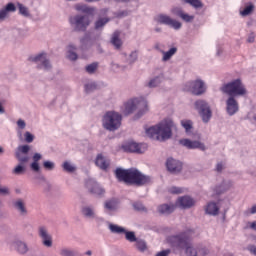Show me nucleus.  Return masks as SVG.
Masks as SVG:
<instances>
[{
    "mask_svg": "<svg viewBox=\"0 0 256 256\" xmlns=\"http://www.w3.org/2000/svg\"><path fill=\"white\" fill-rule=\"evenodd\" d=\"M108 229H110L111 233H116L117 235H121L125 233V228L117 225V224H109Z\"/></svg>",
    "mask_w": 256,
    "mask_h": 256,
    "instance_id": "obj_38",
    "label": "nucleus"
},
{
    "mask_svg": "<svg viewBox=\"0 0 256 256\" xmlns=\"http://www.w3.org/2000/svg\"><path fill=\"white\" fill-rule=\"evenodd\" d=\"M38 236L41 239V243L47 249L53 247V236L49 234V230L45 226L38 227Z\"/></svg>",
    "mask_w": 256,
    "mask_h": 256,
    "instance_id": "obj_12",
    "label": "nucleus"
},
{
    "mask_svg": "<svg viewBox=\"0 0 256 256\" xmlns=\"http://www.w3.org/2000/svg\"><path fill=\"white\" fill-rule=\"evenodd\" d=\"M138 57H139V54L137 53V51L131 52L128 57V63L130 65H133V63H135V61H137Z\"/></svg>",
    "mask_w": 256,
    "mask_h": 256,
    "instance_id": "obj_50",
    "label": "nucleus"
},
{
    "mask_svg": "<svg viewBox=\"0 0 256 256\" xmlns=\"http://www.w3.org/2000/svg\"><path fill=\"white\" fill-rule=\"evenodd\" d=\"M197 251L201 256L209 255V249L207 248H200V249H197Z\"/></svg>",
    "mask_w": 256,
    "mask_h": 256,
    "instance_id": "obj_60",
    "label": "nucleus"
},
{
    "mask_svg": "<svg viewBox=\"0 0 256 256\" xmlns=\"http://www.w3.org/2000/svg\"><path fill=\"white\" fill-rule=\"evenodd\" d=\"M15 11H17V6H15V3L9 2L6 4L5 7L0 9V22L9 19V13H15Z\"/></svg>",
    "mask_w": 256,
    "mask_h": 256,
    "instance_id": "obj_17",
    "label": "nucleus"
},
{
    "mask_svg": "<svg viewBox=\"0 0 256 256\" xmlns=\"http://www.w3.org/2000/svg\"><path fill=\"white\" fill-rule=\"evenodd\" d=\"M26 168L22 164H18L13 170L12 175H25Z\"/></svg>",
    "mask_w": 256,
    "mask_h": 256,
    "instance_id": "obj_42",
    "label": "nucleus"
},
{
    "mask_svg": "<svg viewBox=\"0 0 256 256\" xmlns=\"http://www.w3.org/2000/svg\"><path fill=\"white\" fill-rule=\"evenodd\" d=\"M84 88L86 93H91V91H95V89H97V84L94 82H90L88 84H85Z\"/></svg>",
    "mask_w": 256,
    "mask_h": 256,
    "instance_id": "obj_52",
    "label": "nucleus"
},
{
    "mask_svg": "<svg viewBox=\"0 0 256 256\" xmlns=\"http://www.w3.org/2000/svg\"><path fill=\"white\" fill-rule=\"evenodd\" d=\"M181 126L185 129L186 133H189L193 129V121L191 120H181Z\"/></svg>",
    "mask_w": 256,
    "mask_h": 256,
    "instance_id": "obj_43",
    "label": "nucleus"
},
{
    "mask_svg": "<svg viewBox=\"0 0 256 256\" xmlns=\"http://www.w3.org/2000/svg\"><path fill=\"white\" fill-rule=\"evenodd\" d=\"M154 21L159 23V25H166L167 27H170V29H174V31H179V29L183 27V24L180 21L171 18V16L167 14L156 15Z\"/></svg>",
    "mask_w": 256,
    "mask_h": 256,
    "instance_id": "obj_9",
    "label": "nucleus"
},
{
    "mask_svg": "<svg viewBox=\"0 0 256 256\" xmlns=\"http://www.w3.org/2000/svg\"><path fill=\"white\" fill-rule=\"evenodd\" d=\"M17 123V129L23 130L27 127V123L23 119H18Z\"/></svg>",
    "mask_w": 256,
    "mask_h": 256,
    "instance_id": "obj_55",
    "label": "nucleus"
},
{
    "mask_svg": "<svg viewBox=\"0 0 256 256\" xmlns=\"http://www.w3.org/2000/svg\"><path fill=\"white\" fill-rule=\"evenodd\" d=\"M77 51V46H75L74 44H70L67 47V59H69L70 61H77V53L75 52Z\"/></svg>",
    "mask_w": 256,
    "mask_h": 256,
    "instance_id": "obj_31",
    "label": "nucleus"
},
{
    "mask_svg": "<svg viewBox=\"0 0 256 256\" xmlns=\"http://www.w3.org/2000/svg\"><path fill=\"white\" fill-rule=\"evenodd\" d=\"M220 91L233 98L247 95V88L239 78L223 84L220 87Z\"/></svg>",
    "mask_w": 256,
    "mask_h": 256,
    "instance_id": "obj_5",
    "label": "nucleus"
},
{
    "mask_svg": "<svg viewBox=\"0 0 256 256\" xmlns=\"http://www.w3.org/2000/svg\"><path fill=\"white\" fill-rule=\"evenodd\" d=\"M95 165L96 167H99V169H102V171H107L109 165H111V160L103 156V154H98L95 160Z\"/></svg>",
    "mask_w": 256,
    "mask_h": 256,
    "instance_id": "obj_21",
    "label": "nucleus"
},
{
    "mask_svg": "<svg viewBox=\"0 0 256 256\" xmlns=\"http://www.w3.org/2000/svg\"><path fill=\"white\" fill-rule=\"evenodd\" d=\"M169 192L172 193L173 195H179L180 193H183V189L179 187H171L169 189Z\"/></svg>",
    "mask_w": 256,
    "mask_h": 256,
    "instance_id": "obj_56",
    "label": "nucleus"
},
{
    "mask_svg": "<svg viewBox=\"0 0 256 256\" xmlns=\"http://www.w3.org/2000/svg\"><path fill=\"white\" fill-rule=\"evenodd\" d=\"M121 121H123L121 114L115 111H108L102 118V126L106 131H117L121 127Z\"/></svg>",
    "mask_w": 256,
    "mask_h": 256,
    "instance_id": "obj_6",
    "label": "nucleus"
},
{
    "mask_svg": "<svg viewBox=\"0 0 256 256\" xmlns=\"http://www.w3.org/2000/svg\"><path fill=\"white\" fill-rule=\"evenodd\" d=\"M135 243L138 251H141V252L147 251V243L144 240L137 239Z\"/></svg>",
    "mask_w": 256,
    "mask_h": 256,
    "instance_id": "obj_45",
    "label": "nucleus"
},
{
    "mask_svg": "<svg viewBox=\"0 0 256 256\" xmlns=\"http://www.w3.org/2000/svg\"><path fill=\"white\" fill-rule=\"evenodd\" d=\"M69 23L76 33H85L91 25V19L85 14H77L69 18Z\"/></svg>",
    "mask_w": 256,
    "mask_h": 256,
    "instance_id": "obj_7",
    "label": "nucleus"
},
{
    "mask_svg": "<svg viewBox=\"0 0 256 256\" xmlns=\"http://www.w3.org/2000/svg\"><path fill=\"white\" fill-rule=\"evenodd\" d=\"M43 167L46 171H53V169H55V162L49 160L44 161Z\"/></svg>",
    "mask_w": 256,
    "mask_h": 256,
    "instance_id": "obj_47",
    "label": "nucleus"
},
{
    "mask_svg": "<svg viewBox=\"0 0 256 256\" xmlns=\"http://www.w3.org/2000/svg\"><path fill=\"white\" fill-rule=\"evenodd\" d=\"M161 53L163 55L162 57V61H169L171 59V57H173V55H175V53H177V48L176 47H172L170 48L168 51H163L161 50Z\"/></svg>",
    "mask_w": 256,
    "mask_h": 256,
    "instance_id": "obj_35",
    "label": "nucleus"
},
{
    "mask_svg": "<svg viewBox=\"0 0 256 256\" xmlns=\"http://www.w3.org/2000/svg\"><path fill=\"white\" fill-rule=\"evenodd\" d=\"M173 129H177L175 122L171 119H164L156 126L147 128L146 135L150 139H156V141H167V139H171Z\"/></svg>",
    "mask_w": 256,
    "mask_h": 256,
    "instance_id": "obj_2",
    "label": "nucleus"
},
{
    "mask_svg": "<svg viewBox=\"0 0 256 256\" xmlns=\"http://www.w3.org/2000/svg\"><path fill=\"white\" fill-rule=\"evenodd\" d=\"M118 209H119V201L115 198L107 200L104 203V211L108 215H113V213H115V211H117Z\"/></svg>",
    "mask_w": 256,
    "mask_h": 256,
    "instance_id": "obj_20",
    "label": "nucleus"
},
{
    "mask_svg": "<svg viewBox=\"0 0 256 256\" xmlns=\"http://www.w3.org/2000/svg\"><path fill=\"white\" fill-rule=\"evenodd\" d=\"M248 213L250 215H255V213H256V204L253 205L250 209H248Z\"/></svg>",
    "mask_w": 256,
    "mask_h": 256,
    "instance_id": "obj_63",
    "label": "nucleus"
},
{
    "mask_svg": "<svg viewBox=\"0 0 256 256\" xmlns=\"http://www.w3.org/2000/svg\"><path fill=\"white\" fill-rule=\"evenodd\" d=\"M112 71H123V67H121L119 64L112 62L111 63Z\"/></svg>",
    "mask_w": 256,
    "mask_h": 256,
    "instance_id": "obj_58",
    "label": "nucleus"
},
{
    "mask_svg": "<svg viewBox=\"0 0 256 256\" xmlns=\"http://www.w3.org/2000/svg\"><path fill=\"white\" fill-rule=\"evenodd\" d=\"M226 112L230 117H233V115L239 112V102L233 96H229L226 100Z\"/></svg>",
    "mask_w": 256,
    "mask_h": 256,
    "instance_id": "obj_16",
    "label": "nucleus"
},
{
    "mask_svg": "<svg viewBox=\"0 0 256 256\" xmlns=\"http://www.w3.org/2000/svg\"><path fill=\"white\" fill-rule=\"evenodd\" d=\"M185 91H189L193 95H203L205 91H207V87L205 86V82L203 80H194L187 82L184 87Z\"/></svg>",
    "mask_w": 256,
    "mask_h": 256,
    "instance_id": "obj_10",
    "label": "nucleus"
},
{
    "mask_svg": "<svg viewBox=\"0 0 256 256\" xmlns=\"http://www.w3.org/2000/svg\"><path fill=\"white\" fill-rule=\"evenodd\" d=\"M128 15H129V12L122 11V12H119L116 16L117 17H127Z\"/></svg>",
    "mask_w": 256,
    "mask_h": 256,
    "instance_id": "obj_64",
    "label": "nucleus"
},
{
    "mask_svg": "<svg viewBox=\"0 0 256 256\" xmlns=\"http://www.w3.org/2000/svg\"><path fill=\"white\" fill-rule=\"evenodd\" d=\"M29 61L38 65V69H44V71H49L51 69V62L47 58V53L45 52L30 56Z\"/></svg>",
    "mask_w": 256,
    "mask_h": 256,
    "instance_id": "obj_11",
    "label": "nucleus"
},
{
    "mask_svg": "<svg viewBox=\"0 0 256 256\" xmlns=\"http://www.w3.org/2000/svg\"><path fill=\"white\" fill-rule=\"evenodd\" d=\"M191 234L184 232L168 237V243L175 249H185L186 256H198V251L191 245Z\"/></svg>",
    "mask_w": 256,
    "mask_h": 256,
    "instance_id": "obj_3",
    "label": "nucleus"
},
{
    "mask_svg": "<svg viewBox=\"0 0 256 256\" xmlns=\"http://www.w3.org/2000/svg\"><path fill=\"white\" fill-rule=\"evenodd\" d=\"M60 255L61 256H75V252L72 249L69 248H62L60 249Z\"/></svg>",
    "mask_w": 256,
    "mask_h": 256,
    "instance_id": "obj_49",
    "label": "nucleus"
},
{
    "mask_svg": "<svg viewBox=\"0 0 256 256\" xmlns=\"http://www.w3.org/2000/svg\"><path fill=\"white\" fill-rule=\"evenodd\" d=\"M166 167L170 173H180L181 169H183V163L179 160L168 158L166 161Z\"/></svg>",
    "mask_w": 256,
    "mask_h": 256,
    "instance_id": "obj_18",
    "label": "nucleus"
},
{
    "mask_svg": "<svg viewBox=\"0 0 256 256\" xmlns=\"http://www.w3.org/2000/svg\"><path fill=\"white\" fill-rule=\"evenodd\" d=\"M15 249L20 253L21 255H25L29 251V246H27V243L21 240H16L14 242Z\"/></svg>",
    "mask_w": 256,
    "mask_h": 256,
    "instance_id": "obj_29",
    "label": "nucleus"
},
{
    "mask_svg": "<svg viewBox=\"0 0 256 256\" xmlns=\"http://www.w3.org/2000/svg\"><path fill=\"white\" fill-rule=\"evenodd\" d=\"M139 109L137 117H142L149 111V106L147 105V100L143 97L132 98L126 101L122 106V113L125 115H131L133 111Z\"/></svg>",
    "mask_w": 256,
    "mask_h": 256,
    "instance_id": "obj_4",
    "label": "nucleus"
},
{
    "mask_svg": "<svg viewBox=\"0 0 256 256\" xmlns=\"http://www.w3.org/2000/svg\"><path fill=\"white\" fill-rule=\"evenodd\" d=\"M182 3H187L188 5H191V7H194V9H201L203 7V2L201 0H181Z\"/></svg>",
    "mask_w": 256,
    "mask_h": 256,
    "instance_id": "obj_39",
    "label": "nucleus"
},
{
    "mask_svg": "<svg viewBox=\"0 0 256 256\" xmlns=\"http://www.w3.org/2000/svg\"><path fill=\"white\" fill-rule=\"evenodd\" d=\"M97 67H99V63L93 62L92 64L86 66V71L91 75L97 71Z\"/></svg>",
    "mask_w": 256,
    "mask_h": 256,
    "instance_id": "obj_46",
    "label": "nucleus"
},
{
    "mask_svg": "<svg viewBox=\"0 0 256 256\" xmlns=\"http://www.w3.org/2000/svg\"><path fill=\"white\" fill-rule=\"evenodd\" d=\"M109 21H110L109 18H99V19L94 23V29H96V31H99V30L103 29V27H104L105 25H107Z\"/></svg>",
    "mask_w": 256,
    "mask_h": 256,
    "instance_id": "obj_37",
    "label": "nucleus"
},
{
    "mask_svg": "<svg viewBox=\"0 0 256 256\" xmlns=\"http://www.w3.org/2000/svg\"><path fill=\"white\" fill-rule=\"evenodd\" d=\"M31 151V147L29 145H20L17 147L15 151V157L20 161V163H27L29 161V157L23 156L27 155Z\"/></svg>",
    "mask_w": 256,
    "mask_h": 256,
    "instance_id": "obj_15",
    "label": "nucleus"
},
{
    "mask_svg": "<svg viewBox=\"0 0 256 256\" xmlns=\"http://www.w3.org/2000/svg\"><path fill=\"white\" fill-rule=\"evenodd\" d=\"M133 207L136 211H147V209L145 208V206L143 205V203L141 202H135L133 204Z\"/></svg>",
    "mask_w": 256,
    "mask_h": 256,
    "instance_id": "obj_54",
    "label": "nucleus"
},
{
    "mask_svg": "<svg viewBox=\"0 0 256 256\" xmlns=\"http://www.w3.org/2000/svg\"><path fill=\"white\" fill-rule=\"evenodd\" d=\"M175 211L174 204H162L158 207V212L162 215H171Z\"/></svg>",
    "mask_w": 256,
    "mask_h": 256,
    "instance_id": "obj_30",
    "label": "nucleus"
},
{
    "mask_svg": "<svg viewBox=\"0 0 256 256\" xmlns=\"http://www.w3.org/2000/svg\"><path fill=\"white\" fill-rule=\"evenodd\" d=\"M18 10L20 15H22L23 17H31V13L29 12V8H27V6L18 3Z\"/></svg>",
    "mask_w": 256,
    "mask_h": 256,
    "instance_id": "obj_40",
    "label": "nucleus"
},
{
    "mask_svg": "<svg viewBox=\"0 0 256 256\" xmlns=\"http://www.w3.org/2000/svg\"><path fill=\"white\" fill-rule=\"evenodd\" d=\"M13 207L19 212L20 215H22V217H25L29 213L25 200L21 198L13 202Z\"/></svg>",
    "mask_w": 256,
    "mask_h": 256,
    "instance_id": "obj_22",
    "label": "nucleus"
},
{
    "mask_svg": "<svg viewBox=\"0 0 256 256\" xmlns=\"http://www.w3.org/2000/svg\"><path fill=\"white\" fill-rule=\"evenodd\" d=\"M254 9H255V5L250 3L242 11H240V15H242V17H247L248 15H251L253 13Z\"/></svg>",
    "mask_w": 256,
    "mask_h": 256,
    "instance_id": "obj_41",
    "label": "nucleus"
},
{
    "mask_svg": "<svg viewBox=\"0 0 256 256\" xmlns=\"http://www.w3.org/2000/svg\"><path fill=\"white\" fill-rule=\"evenodd\" d=\"M115 175L119 181L131 183L132 185H138V187L153 183V178H151V176L141 173V171L137 170L136 168H130L127 170L118 168L115 171Z\"/></svg>",
    "mask_w": 256,
    "mask_h": 256,
    "instance_id": "obj_1",
    "label": "nucleus"
},
{
    "mask_svg": "<svg viewBox=\"0 0 256 256\" xmlns=\"http://www.w3.org/2000/svg\"><path fill=\"white\" fill-rule=\"evenodd\" d=\"M194 108L198 111L203 123H209L211 117H213V112L211 111V106L205 100H197L194 103Z\"/></svg>",
    "mask_w": 256,
    "mask_h": 256,
    "instance_id": "obj_8",
    "label": "nucleus"
},
{
    "mask_svg": "<svg viewBox=\"0 0 256 256\" xmlns=\"http://www.w3.org/2000/svg\"><path fill=\"white\" fill-rule=\"evenodd\" d=\"M179 144L182 145V147H186V149H199L200 151H207L205 144L198 140L183 138L179 140Z\"/></svg>",
    "mask_w": 256,
    "mask_h": 256,
    "instance_id": "obj_13",
    "label": "nucleus"
},
{
    "mask_svg": "<svg viewBox=\"0 0 256 256\" xmlns=\"http://www.w3.org/2000/svg\"><path fill=\"white\" fill-rule=\"evenodd\" d=\"M24 141L26 143H33V141H35V135L31 134L29 131H26L24 133Z\"/></svg>",
    "mask_w": 256,
    "mask_h": 256,
    "instance_id": "obj_51",
    "label": "nucleus"
},
{
    "mask_svg": "<svg viewBox=\"0 0 256 256\" xmlns=\"http://www.w3.org/2000/svg\"><path fill=\"white\" fill-rule=\"evenodd\" d=\"M123 149L128 153H143L141 144H137V142H128L127 144L123 145Z\"/></svg>",
    "mask_w": 256,
    "mask_h": 256,
    "instance_id": "obj_26",
    "label": "nucleus"
},
{
    "mask_svg": "<svg viewBox=\"0 0 256 256\" xmlns=\"http://www.w3.org/2000/svg\"><path fill=\"white\" fill-rule=\"evenodd\" d=\"M183 13L184 11L181 9V7H174L171 9V14L176 15V17H181Z\"/></svg>",
    "mask_w": 256,
    "mask_h": 256,
    "instance_id": "obj_53",
    "label": "nucleus"
},
{
    "mask_svg": "<svg viewBox=\"0 0 256 256\" xmlns=\"http://www.w3.org/2000/svg\"><path fill=\"white\" fill-rule=\"evenodd\" d=\"M74 9L79 13H84L85 15H95V7L88 6L87 4L78 3L74 5Z\"/></svg>",
    "mask_w": 256,
    "mask_h": 256,
    "instance_id": "obj_23",
    "label": "nucleus"
},
{
    "mask_svg": "<svg viewBox=\"0 0 256 256\" xmlns=\"http://www.w3.org/2000/svg\"><path fill=\"white\" fill-rule=\"evenodd\" d=\"M180 19H182V21H185V23H192V21L195 19V16L189 15V14L184 12L180 16Z\"/></svg>",
    "mask_w": 256,
    "mask_h": 256,
    "instance_id": "obj_48",
    "label": "nucleus"
},
{
    "mask_svg": "<svg viewBox=\"0 0 256 256\" xmlns=\"http://www.w3.org/2000/svg\"><path fill=\"white\" fill-rule=\"evenodd\" d=\"M62 169L63 171H66V173H75L77 171V166L71 161H65L62 164Z\"/></svg>",
    "mask_w": 256,
    "mask_h": 256,
    "instance_id": "obj_34",
    "label": "nucleus"
},
{
    "mask_svg": "<svg viewBox=\"0 0 256 256\" xmlns=\"http://www.w3.org/2000/svg\"><path fill=\"white\" fill-rule=\"evenodd\" d=\"M163 81V77L162 76H156L154 78H152L147 86L150 88V89H153L155 87H159V85H161V82Z\"/></svg>",
    "mask_w": 256,
    "mask_h": 256,
    "instance_id": "obj_36",
    "label": "nucleus"
},
{
    "mask_svg": "<svg viewBox=\"0 0 256 256\" xmlns=\"http://www.w3.org/2000/svg\"><path fill=\"white\" fill-rule=\"evenodd\" d=\"M43 158V156L39 153H35L32 157L33 162L30 164V168L34 171V173H39V171H41V166H39V161H41V159Z\"/></svg>",
    "mask_w": 256,
    "mask_h": 256,
    "instance_id": "obj_27",
    "label": "nucleus"
},
{
    "mask_svg": "<svg viewBox=\"0 0 256 256\" xmlns=\"http://www.w3.org/2000/svg\"><path fill=\"white\" fill-rule=\"evenodd\" d=\"M176 205L180 209H191L195 205V200L190 196H182L177 199Z\"/></svg>",
    "mask_w": 256,
    "mask_h": 256,
    "instance_id": "obj_19",
    "label": "nucleus"
},
{
    "mask_svg": "<svg viewBox=\"0 0 256 256\" xmlns=\"http://www.w3.org/2000/svg\"><path fill=\"white\" fill-rule=\"evenodd\" d=\"M82 215L86 217L87 219H94L95 217V208L91 206H84L82 208Z\"/></svg>",
    "mask_w": 256,
    "mask_h": 256,
    "instance_id": "obj_33",
    "label": "nucleus"
},
{
    "mask_svg": "<svg viewBox=\"0 0 256 256\" xmlns=\"http://www.w3.org/2000/svg\"><path fill=\"white\" fill-rule=\"evenodd\" d=\"M169 253H171V250H163L156 254V256H169Z\"/></svg>",
    "mask_w": 256,
    "mask_h": 256,
    "instance_id": "obj_62",
    "label": "nucleus"
},
{
    "mask_svg": "<svg viewBox=\"0 0 256 256\" xmlns=\"http://www.w3.org/2000/svg\"><path fill=\"white\" fill-rule=\"evenodd\" d=\"M93 46V41L91 40V36L89 33L84 34V36L80 39V49L81 51H87L91 49Z\"/></svg>",
    "mask_w": 256,
    "mask_h": 256,
    "instance_id": "obj_25",
    "label": "nucleus"
},
{
    "mask_svg": "<svg viewBox=\"0 0 256 256\" xmlns=\"http://www.w3.org/2000/svg\"><path fill=\"white\" fill-rule=\"evenodd\" d=\"M86 187L92 195H97L98 197H103V195H105V188L101 187V185L93 179L86 181Z\"/></svg>",
    "mask_w": 256,
    "mask_h": 256,
    "instance_id": "obj_14",
    "label": "nucleus"
},
{
    "mask_svg": "<svg viewBox=\"0 0 256 256\" xmlns=\"http://www.w3.org/2000/svg\"><path fill=\"white\" fill-rule=\"evenodd\" d=\"M121 35L120 31H115L111 38V43L116 47V49H121V45H123V41H121V38H119Z\"/></svg>",
    "mask_w": 256,
    "mask_h": 256,
    "instance_id": "obj_32",
    "label": "nucleus"
},
{
    "mask_svg": "<svg viewBox=\"0 0 256 256\" xmlns=\"http://www.w3.org/2000/svg\"><path fill=\"white\" fill-rule=\"evenodd\" d=\"M11 191L8 187H0V195H10Z\"/></svg>",
    "mask_w": 256,
    "mask_h": 256,
    "instance_id": "obj_59",
    "label": "nucleus"
},
{
    "mask_svg": "<svg viewBox=\"0 0 256 256\" xmlns=\"http://www.w3.org/2000/svg\"><path fill=\"white\" fill-rule=\"evenodd\" d=\"M124 234L126 237V241H129L130 243H135L137 241V236H135V232L125 230Z\"/></svg>",
    "mask_w": 256,
    "mask_h": 256,
    "instance_id": "obj_44",
    "label": "nucleus"
},
{
    "mask_svg": "<svg viewBox=\"0 0 256 256\" xmlns=\"http://www.w3.org/2000/svg\"><path fill=\"white\" fill-rule=\"evenodd\" d=\"M247 249L250 251L251 255L256 256V246L255 245H249Z\"/></svg>",
    "mask_w": 256,
    "mask_h": 256,
    "instance_id": "obj_61",
    "label": "nucleus"
},
{
    "mask_svg": "<svg viewBox=\"0 0 256 256\" xmlns=\"http://www.w3.org/2000/svg\"><path fill=\"white\" fill-rule=\"evenodd\" d=\"M231 187H233V182L224 181L221 185L213 188L214 195H221L222 193H225V191H229Z\"/></svg>",
    "mask_w": 256,
    "mask_h": 256,
    "instance_id": "obj_24",
    "label": "nucleus"
},
{
    "mask_svg": "<svg viewBox=\"0 0 256 256\" xmlns=\"http://www.w3.org/2000/svg\"><path fill=\"white\" fill-rule=\"evenodd\" d=\"M115 3H135L136 7H139V0H114Z\"/></svg>",
    "mask_w": 256,
    "mask_h": 256,
    "instance_id": "obj_57",
    "label": "nucleus"
},
{
    "mask_svg": "<svg viewBox=\"0 0 256 256\" xmlns=\"http://www.w3.org/2000/svg\"><path fill=\"white\" fill-rule=\"evenodd\" d=\"M205 211L207 215H212L213 217L219 215V206L215 202H209L206 207Z\"/></svg>",
    "mask_w": 256,
    "mask_h": 256,
    "instance_id": "obj_28",
    "label": "nucleus"
}]
</instances>
